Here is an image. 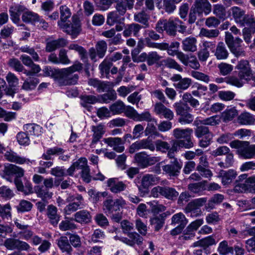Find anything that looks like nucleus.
<instances>
[{
  "label": "nucleus",
  "mask_w": 255,
  "mask_h": 255,
  "mask_svg": "<svg viewBox=\"0 0 255 255\" xmlns=\"http://www.w3.org/2000/svg\"><path fill=\"white\" fill-rule=\"evenodd\" d=\"M161 58V56L156 51H151L146 53V61L149 66L156 63Z\"/></svg>",
  "instance_id": "603ef678"
},
{
  "label": "nucleus",
  "mask_w": 255,
  "mask_h": 255,
  "mask_svg": "<svg viewBox=\"0 0 255 255\" xmlns=\"http://www.w3.org/2000/svg\"><path fill=\"white\" fill-rule=\"evenodd\" d=\"M236 69L238 70V76L241 79L247 81L252 77V70L247 60L240 61L236 66Z\"/></svg>",
  "instance_id": "4468645a"
},
{
  "label": "nucleus",
  "mask_w": 255,
  "mask_h": 255,
  "mask_svg": "<svg viewBox=\"0 0 255 255\" xmlns=\"http://www.w3.org/2000/svg\"><path fill=\"white\" fill-rule=\"evenodd\" d=\"M83 68V64L80 62H76L68 68L57 69L56 70V81L60 86L75 84L78 79V76L74 74Z\"/></svg>",
  "instance_id": "f257e3e1"
},
{
  "label": "nucleus",
  "mask_w": 255,
  "mask_h": 255,
  "mask_svg": "<svg viewBox=\"0 0 255 255\" xmlns=\"http://www.w3.org/2000/svg\"><path fill=\"white\" fill-rule=\"evenodd\" d=\"M104 141L117 152H122L125 150L124 141L120 137H108L104 139Z\"/></svg>",
  "instance_id": "6ab92c4d"
},
{
  "label": "nucleus",
  "mask_w": 255,
  "mask_h": 255,
  "mask_svg": "<svg viewBox=\"0 0 255 255\" xmlns=\"http://www.w3.org/2000/svg\"><path fill=\"white\" fill-rule=\"evenodd\" d=\"M67 43V41L63 38L48 41L46 43L45 51L47 52H51L57 48L64 47Z\"/></svg>",
  "instance_id": "393cba45"
},
{
  "label": "nucleus",
  "mask_w": 255,
  "mask_h": 255,
  "mask_svg": "<svg viewBox=\"0 0 255 255\" xmlns=\"http://www.w3.org/2000/svg\"><path fill=\"white\" fill-rule=\"evenodd\" d=\"M141 28L142 26L137 23L128 24L125 26V30L123 31V35L125 37H129L133 33V36H136Z\"/></svg>",
  "instance_id": "7c9ffc66"
},
{
  "label": "nucleus",
  "mask_w": 255,
  "mask_h": 255,
  "mask_svg": "<svg viewBox=\"0 0 255 255\" xmlns=\"http://www.w3.org/2000/svg\"><path fill=\"white\" fill-rule=\"evenodd\" d=\"M24 170L15 165L9 164L4 167L2 173V177L6 180L12 182L13 175H15L14 179L15 185L19 191L22 192L24 190V187L20 177L24 175Z\"/></svg>",
  "instance_id": "f03ea898"
},
{
  "label": "nucleus",
  "mask_w": 255,
  "mask_h": 255,
  "mask_svg": "<svg viewBox=\"0 0 255 255\" xmlns=\"http://www.w3.org/2000/svg\"><path fill=\"white\" fill-rule=\"evenodd\" d=\"M159 181V178L156 176L146 174L142 176L140 180V184L138 186V190L142 196L147 193V190L151 186L157 184Z\"/></svg>",
  "instance_id": "9d476101"
},
{
  "label": "nucleus",
  "mask_w": 255,
  "mask_h": 255,
  "mask_svg": "<svg viewBox=\"0 0 255 255\" xmlns=\"http://www.w3.org/2000/svg\"><path fill=\"white\" fill-rule=\"evenodd\" d=\"M148 15L144 11L136 13L134 15V20L146 26L148 25Z\"/></svg>",
  "instance_id": "4d7b16f0"
},
{
  "label": "nucleus",
  "mask_w": 255,
  "mask_h": 255,
  "mask_svg": "<svg viewBox=\"0 0 255 255\" xmlns=\"http://www.w3.org/2000/svg\"><path fill=\"white\" fill-rule=\"evenodd\" d=\"M103 209L106 213H113L116 210L114 201L112 199H107L103 203Z\"/></svg>",
  "instance_id": "774afa93"
},
{
  "label": "nucleus",
  "mask_w": 255,
  "mask_h": 255,
  "mask_svg": "<svg viewBox=\"0 0 255 255\" xmlns=\"http://www.w3.org/2000/svg\"><path fill=\"white\" fill-rule=\"evenodd\" d=\"M4 156L5 158L10 162H15L18 164H23L26 163L27 159L19 156L16 153L12 151H6L5 153ZM27 161H29L28 160Z\"/></svg>",
  "instance_id": "72a5a7b5"
},
{
  "label": "nucleus",
  "mask_w": 255,
  "mask_h": 255,
  "mask_svg": "<svg viewBox=\"0 0 255 255\" xmlns=\"http://www.w3.org/2000/svg\"><path fill=\"white\" fill-rule=\"evenodd\" d=\"M143 35L144 36V41L145 43V45L149 47V43H153L151 41L153 40H157L159 39L160 35L157 34L153 30H146L144 31L143 33Z\"/></svg>",
  "instance_id": "37998d69"
},
{
  "label": "nucleus",
  "mask_w": 255,
  "mask_h": 255,
  "mask_svg": "<svg viewBox=\"0 0 255 255\" xmlns=\"http://www.w3.org/2000/svg\"><path fill=\"white\" fill-rule=\"evenodd\" d=\"M8 66L17 72H22L24 68L20 61L16 58H11L8 60Z\"/></svg>",
  "instance_id": "5fc2aeb1"
},
{
  "label": "nucleus",
  "mask_w": 255,
  "mask_h": 255,
  "mask_svg": "<svg viewBox=\"0 0 255 255\" xmlns=\"http://www.w3.org/2000/svg\"><path fill=\"white\" fill-rule=\"evenodd\" d=\"M220 73L223 76L229 74L233 70V66L226 63H221L218 66Z\"/></svg>",
  "instance_id": "680f3d73"
},
{
  "label": "nucleus",
  "mask_w": 255,
  "mask_h": 255,
  "mask_svg": "<svg viewBox=\"0 0 255 255\" xmlns=\"http://www.w3.org/2000/svg\"><path fill=\"white\" fill-rule=\"evenodd\" d=\"M117 99V94L114 90H110L108 93L104 94L100 96L99 101L103 103H108L111 101H114Z\"/></svg>",
  "instance_id": "864d4df0"
},
{
  "label": "nucleus",
  "mask_w": 255,
  "mask_h": 255,
  "mask_svg": "<svg viewBox=\"0 0 255 255\" xmlns=\"http://www.w3.org/2000/svg\"><path fill=\"white\" fill-rule=\"evenodd\" d=\"M219 34V31L218 29H207L202 28L199 33L200 37H205L208 38L216 37Z\"/></svg>",
  "instance_id": "3c124183"
},
{
  "label": "nucleus",
  "mask_w": 255,
  "mask_h": 255,
  "mask_svg": "<svg viewBox=\"0 0 255 255\" xmlns=\"http://www.w3.org/2000/svg\"><path fill=\"white\" fill-rule=\"evenodd\" d=\"M38 15L34 12L26 11L23 12L22 15V19L25 22H30L36 24V22L38 19Z\"/></svg>",
  "instance_id": "49530a36"
},
{
  "label": "nucleus",
  "mask_w": 255,
  "mask_h": 255,
  "mask_svg": "<svg viewBox=\"0 0 255 255\" xmlns=\"http://www.w3.org/2000/svg\"><path fill=\"white\" fill-rule=\"evenodd\" d=\"M74 220L77 223L87 224L92 220V216L90 212L86 210H82L77 212L74 215Z\"/></svg>",
  "instance_id": "a878e982"
},
{
  "label": "nucleus",
  "mask_w": 255,
  "mask_h": 255,
  "mask_svg": "<svg viewBox=\"0 0 255 255\" xmlns=\"http://www.w3.org/2000/svg\"><path fill=\"white\" fill-rule=\"evenodd\" d=\"M213 13L221 19H225L227 12L226 8L221 4H216L213 5Z\"/></svg>",
  "instance_id": "de8ad7c7"
},
{
  "label": "nucleus",
  "mask_w": 255,
  "mask_h": 255,
  "mask_svg": "<svg viewBox=\"0 0 255 255\" xmlns=\"http://www.w3.org/2000/svg\"><path fill=\"white\" fill-rule=\"evenodd\" d=\"M154 112L159 118L169 121L173 120L174 117L173 112L160 102L156 103L154 105Z\"/></svg>",
  "instance_id": "dca6fc26"
},
{
  "label": "nucleus",
  "mask_w": 255,
  "mask_h": 255,
  "mask_svg": "<svg viewBox=\"0 0 255 255\" xmlns=\"http://www.w3.org/2000/svg\"><path fill=\"white\" fill-rule=\"evenodd\" d=\"M105 237V233L100 229H96L92 235L91 241L94 243L101 242Z\"/></svg>",
  "instance_id": "0e129e2a"
},
{
  "label": "nucleus",
  "mask_w": 255,
  "mask_h": 255,
  "mask_svg": "<svg viewBox=\"0 0 255 255\" xmlns=\"http://www.w3.org/2000/svg\"><path fill=\"white\" fill-rule=\"evenodd\" d=\"M11 207L9 204L4 205L0 204V217L8 219L11 217Z\"/></svg>",
  "instance_id": "052dcab7"
},
{
  "label": "nucleus",
  "mask_w": 255,
  "mask_h": 255,
  "mask_svg": "<svg viewBox=\"0 0 255 255\" xmlns=\"http://www.w3.org/2000/svg\"><path fill=\"white\" fill-rule=\"evenodd\" d=\"M238 122L242 125H253L255 122L253 115L248 112L242 113L238 118Z\"/></svg>",
  "instance_id": "e433bc0d"
},
{
  "label": "nucleus",
  "mask_w": 255,
  "mask_h": 255,
  "mask_svg": "<svg viewBox=\"0 0 255 255\" xmlns=\"http://www.w3.org/2000/svg\"><path fill=\"white\" fill-rule=\"evenodd\" d=\"M67 202L70 203L64 209L66 215H70L79 208H83L84 199L82 195L77 194L75 196H70L67 198Z\"/></svg>",
  "instance_id": "f8f14e48"
},
{
  "label": "nucleus",
  "mask_w": 255,
  "mask_h": 255,
  "mask_svg": "<svg viewBox=\"0 0 255 255\" xmlns=\"http://www.w3.org/2000/svg\"><path fill=\"white\" fill-rule=\"evenodd\" d=\"M187 223V219L181 212L175 214L172 217L171 224L172 225L179 224L178 226L185 227Z\"/></svg>",
  "instance_id": "4c0bfd02"
},
{
  "label": "nucleus",
  "mask_w": 255,
  "mask_h": 255,
  "mask_svg": "<svg viewBox=\"0 0 255 255\" xmlns=\"http://www.w3.org/2000/svg\"><path fill=\"white\" fill-rule=\"evenodd\" d=\"M216 43L215 42L208 41H203L201 46L200 49L197 53L199 60L201 62L207 61L210 56V51H213L215 48Z\"/></svg>",
  "instance_id": "2eb2a0df"
},
{
  "label": "nucleus",
  "mask_w": 255,
  "mask_h": 255,
  "mask_svg": "<svg viewBox=\"0 0 255 255\" xmlns=\"http://www.w3.org/2000/svg\"><path fill=\"white\" fill-rule=\"evenodd\" d=\"M60 20L59 21L66 22L71 15L70 9L65 5L60 7Z\"/></svg>",
  "instance_id": "e2e57ef3"
},
{
  "label": "nucleus",
  "mask_w": 255,
  "mask_h": 255,
  "mask_svg": "<svg viewBox=\"0 0 255 255\" xmlns=\"http://www.w3.org/2000/svg\"><path fill=\"white\" fill-rule=\"evenodd\" d=\"M193 130L192 128H186L182 129L180 128H175L173 130V135L179 140H174L173 142L175 145L180 147L189 149L194 146V143L192 141V134Z\"/></svg>",
  "instance_id": "7ed1b4c3"
},
{
  "label": "nucleus",
  "mask_w": 255,
  "mask_h": 255,
  "mask_svg": "<svg viewBox=\"0 0 255 255\" xmlns=\"http://www.w3.org/2000/svg\"><path fill=\"white\" fill-rule=\"evenodd\" d=\"M23 130L29 135L39 136L42 132V128L35 124H28L23 126Z\"/></svg>",
  "instance_id": "c756f323"
},
{
  "label": "nucleus",
  "mask_w": 255,
  "mask_h": 255,
  "mask_svg": "<svg viewBox=\"0 0 255 255\" xmlns=\"http://www.w3.org/2000/svg\"><path fill=\"white\" fill-rule=\"evenodd\" d=\"M164 220L163 214H160L151 218L150 222L151 225L154 226L155 231H158L163 226Z\"/></svg>",
  "instance_id": "79ce46f5"
},
{
  "label": "nucleus",
  "mask_w": 255,
  "mask_h": 255,
  "mask_svg": "<svg viewBox=\"0 0 255 255\" xmlns=\"http://www.w3.org/2000/svg\"><path fill=\"white\" fill-rule=\"evenodd\" d=\"M19 50L24 53H27L31 55V58L27 55L22 54L20 57V60L22 64L27 67H29L33 64V61L38 62L40 60V57L38 53L33 47L26 45L20 47Z\"/></svg>",
  "instance_id": "6e6552de"
},
{
  "label": "nucleus",
  "mask_w": 255,
  "mask_h": 255,
  "mask_svg": "<svg viewBox=\"0 0 255 255\" xmlns=\"http://www.w3.org/2000/svg\"><path fill=\"white\" fill-rule=\"evenodd\" d=\"M110 191L114 193H118L125 190L127 185L117 178H110L107 182Z\"/></svg>",
  "instance_id": "aec40b11"
},
{
  "label": "nucleus",
  "mask_w": 255,
  "mask_h": 255,
  "mask_svg": "<svg viewBox=\"0 0 255 255\" xmlns=\"http://www.w3.org/2000/svg\"><path fill=\"white\" fill-rule=\"evenodd\" d=\"M230 146L236 149L238 154L244 159H251L255 156V144H250L249 141L236 139L232 141Z\"/></svg>",
  "instance_id": "20e7f679"
},
{
  "label": "nucleus",
  "mask_w": 255,
  "mask_h": 255,
  "mask_svg": "<svg viewBox=\"0 0 255 255\" xmlns=\"http://www.w3.org/2000/svg\"><path fill=\"white\" fill-rule=\"evenodd\" d=\"M178 192L174 189L169 187H163L162 196L169 200H174L178 196Z\"/></svg>",
  "instance_id": "a18cd8bd"
},
{
  "label": "nucleus",
  "mask_w": 255,
  "mask_h": 255,
  "mask_svg": "<svg viewBox=\"0 0 255 255\" xmlns=\"http://www.w3.org/2000/svg\"><path fill=\"white\" fill-rule=\"evenodd\" d=\"M46 215L49 222L53 226H56L59 220L60 216L57 214V208L53 205H49L47 206Z\"/></svg>",
  "instance_id": "cd10ccee"
},
{
  "label": "nucleus",
  "mask_w": 255,
  "mask_h": 255,
  "mask_svg": "<svg viewBox=\"0 0 255 255\" xmlns=\"http://www.w3.org/2000/svg\"><path fill=\"white\" fill-rule=\"evenodd\" d=\"M238 111L234 108L227 109L221 114V119L224 122H228L232 121L238 115Z\"/></svg>",
  "instance_id": "c9c22d12"
},
{
  "label": "nucleus",
  "mask_w": 255,
  "mask_h": 255,
  "mask_svg": "<svg viewBox=\"0 0 255 255\" xmlns=\"http://www.w3.org/2000/svg\"><path fill=\"white\" fill-rule=\"evenodd\" d=\"M225 33V42L231 52L237 57L244 56L245 51L241 46L243 40L239 37L234 39L229 32H226Z\"/></svg>",
  "instance_id": "423d86ee"
},
{
  "label": "nucleus",
  "mask_w": 255,
  "mask_h": 255,
  "mask_svg": "<svg viewBox=\"0 0 255 255\" xmlns=\"http://www.w3.org/2000/svg\"><path fill=\"white\" fill-rule=\"evenodd\" d=\"M182 166V162H179L177 158H174V160L171 161V164L163 166L162 170L164 173L171 177L176 176L179 175Z\"/></svg>",
  "instance_id": "f3484780"
},
{
  "label": "nucleus",
  "mask_w": 255,
  "mask_h": 255,
  "mask_svg": "<svg viewBox=\"0 0 255 255\" xmlns=\"http://www.w3.org/2000/svg\"><path fill=\"white\" fill-rule=\"evenodd\" d=\"M236 176V172L233 169H229L227 171L221 170L218 174V177L221 178L222 183L224 185L231 184Z\"/></svg>",
  "instance_id": "4be33fe9"
},
{
  "label": "nucleus",
  "mask_w": 255,
  "mask_h": 255,
  "mask_svg": "<svg viewBox=\"0 0 255 255\" xmlns=\"http://www.w3.org/2000/svg\"><path fill=\"white\" fill-rule=\"evenodd\" d=\"M235 190L241 192L255 193V176L248 178L244 183H240L235 186Z\"/></svg>",
  "instance_id": "a211bd4d"
},
{
  "label": "nucleus",
  "mask_w": 255,
  "mask_h": 255,
  "mask_svg": "<svg viewBox=\"0 0 255 255\" xmlns=\"http://www.w3.org/2000/svg\"><path fill=\"white\" fill-rule=\"evenodd\" d=\"M236 94L230 91H221L218 93V96L220 99L225 101H228L233 100Z\"/></svg>",
  "instance_id": "338daca9"
},
{
  "label": "nucleus",
  "mask_w": 255,
  "mask_h": 255,
  "mask_svg": "<svg viewBox=\"0 0 255 255\" xmlns=\"http://www.w3.org/2000/svg\"><path fill=\"white\" fill-rule=\"evenodd\" d=\"M197 40L195 37H186L182 42V49L185 51L195 52L197 49Z\"/></svg>",
  "instance_id": "bb28decb"
},
{
  "label": "nucleus",
  "mask_w": 255,
  "mask_h": 255,
  "mask_svg": "<svg viewBox=\"0 0 255 255\" xmlns=\"http://www.w3.org/2000/svg\"><path fill=\"white\" fill-rule=\"evenodd\" d=\"M175 109L176 114L180 116L178 119V122L181 125L190 124L194 121V116L187 111V109L190 108L188 107L185 110L182 106L180 102H176L173 105Z\"/></svg>",
  "instance_id": "1a4fd4ad"
},
{
  "label": "nucleus",
  "mask_w": 255,
  "mask_h": 255,
  "mask_svg": "<svg viewBox=\"0 0 255 255\" xmlns=\"http://www.w3.org/2000/svg\"><path fill=\"white\" fill-rule=\"evenodd\" d=\"M57 245L63 253H70L72 248L66 237H61L57 240Z\"/></svg>",
  "instance_id": "a19ab883"
},
{
  "label": "nucleus",
  "mask_w": 255,
  "mask_h": 255,
  "mask_svg": "<svg viewBox=\"0 0 255 255\" xmlns=\"http://www.w3.org/2000/svg\"><path fill=\"white\" fill-rule=\"evenodd\" d=\"M99 101V99L94 95H84L81 97V105L85 108H87L88 110H90L89 108H91L89 105L94 104Z\"/></svg>",
  "instance_id": "f704fd0d"
},
{
  "label": "nucleus",
  "mask_w": 255,
  "mask_h": 255,
  "mask_svg": "<svg viewBox=\"0 0 255 255\" xmlns=\"http://www.w3.org/2000/svg\"><path fill=\"white\" fill-rule=\"evenodd\" d=\"M181 23V21L175 17H171L168 20H160L157 23L156 29L159 32L165 30L169 35H174L176 28Z\"/></svg>",
  "instance_id": "39448f33"
},
{
  "label": "nucleus",
  "mask_w": 255,
  "mask_h": 255,
  "mask_svg": "<svg viewBox=\"0 0 255 255\" xmlns=\"http://www.w3.org/2000/svg\"><path fill=\"white\" fill-rule=\"evenodd\" d=\"M25 7L19 4H12L9 8L11 19L14 23H17L19 21V16L21 12H25Z\"/></svg>",
  "instance_id": "b1692460"
},
{
  "label": "nucleus",
  "mask_w": 255,
  "mask_h": 255,
  "mask_svg": "<svg viewBox=\"0 0 255 255\" xmlns=\"http://www.w3.org/2000/svg\"><path fill=\"white\" fill-rule=\"evenodd\" d=\"M230 11L236 23L241 26L250 25L254 22L252 16L245 15V11L238 6H233L230 8Z\"/></svg>",
  "instance_id": "0eeeda50"
},
{
  "label": "nucleus",
  "mask_w": 255,
  "mask_h": 255,
  "mask_svg": "<svg viewBox=\"0 0 255 255\" xmlns=\"http://www.w3.org/2000/svg\"><path fill=\"white\" fill-rule=\"evenodd\" d=\"M34 190L37 197L41 198L43 201L50 199L53 195V193L43 185L35 186Z\"/></svg>",
  "instance_id": "c85d7f7f"
},
{
  "label": "nucleus",
  "mask_w": 255,
  "mask_h": 255,
  "mask_svg": "<svg viewBox=\"0 0 255 255\" xmlns=\"http://www.w3.org/2000/svg\"><path fill=\"white\" fill-rule=\"evenodd\" d=\"M97 55L100 58H102L105 55L107 49V45L105 41H99L96 45Z\"/></svg>",
  "instance_id": "6e6d98bb"
},
{
  "label": "nucleus",
  "mask_w": 255,
  "mask_h": 255,
  "mask_svg": "<svg viewBox=\"0 0 255 255\" xmlns=\"http://www.w3.org/2000/svg\"><path fill=\"white\" fill-rule=\"evenodd\" d=\"M233 248L229 247L228 242L225 240L221 242L219 244L218 248V252L221 255H226L230 253H233Z\"/></svg>",
  "instance_id": "09e8293b"
},
{
  "label": "nucleus",
  "mask_w": 255,
  "mask_h": 255,
  "mask_svg": "<svg viewBox=\"0 0 255 255\" xmlns=\"http://www.w3.org/2000/svg\"><path fill=\"white\" fill-rule=\"evenodd\" d=\"M70 50H74L77 52L80 56L81 59L84 62H86L88 61L87 52L86 50L83 47L75 43L71 44L69 47Z\"/></svg>",
  "instance_id": "58836bf2"
},
{
  "label": "nucleus",
  "mask_w": 255,
  "mask_h": 255,
  "mask_svg": "<svg viewBox=\"0 0 255 255\" xmlns=\"http://www.w3.org/2000/svg\"><path fill=\"white\" fill-rule=\"evenodd\" d=\"M58 25L67 34L71 35L72 38H75L80 31V21L77 18L72 17V23L68 24L66 22L58 21Z\"/></svg>",
  "instance_id": "9b49d317"
},
{
  "label": "nucleus",
  "mask_w": 255,
  "mask_h": 255,
  "mask_svg": "<svg viewBox=\"0 0 255 255\" xmlns=\"http://www.w3.org/2000/svg\"><path fill=\"white\" fill-rule=\"evenodd\" d=\"M38 83L39 81L37 78L29 77L24 81L22 88L26 91L31 90L34 89Z\"/></svg>",
  "instance_id": "8fccbe9b"
},
{
  "label": "nucleus",
  "mask_w": 255,
  "mask_h": 255,
  "mask_svg": "<svg viewBox=\"0 0 255 255\" xmlns=\"http://www.w3.org/2000/svg\"><path fill=\"white\" fill-rule=\"evenodd\" d=\"M215 56L218 60H224L228 58L229 52L223 42H219L215 52Z\"/></svg>",
  "instance_id": "2f4dec72"
},
{
  "label": "nucleus",
  "mask_w": 255,
  "mask_h": 255,
  "mask_svg": "<svg viewBox=\"0 0 255 255\" xmlns=\"http://www.w3.org/2000/svg\"><path fill=\"white\" fill-rule=\"evenodd\" d=\"M28 134L25 132H19L16 135L17 141L20 145H27L30 143L29 137Z\"/></svg>",
  "instance_id": "69168bd1"
},
{
  "label": "nucleus",
  "mask_w": 255,
  "mask_h": 255,
  "mask_svg": "<svg viewBox=\"0 0 255 255\" xmlns=\"http://www.w3.org/2000/svg\"><path fill=\"white\" fill-rule=\"evenodd\" d=\"M134 159L139 165L144 168L154 164L159 161L160 159L159 157L151 156L145 152H141L135 154Z\"/></svg>",
  "instance_id": "ddd939ff"
},
{
  "label": "nucleus",
  "mask_w": 255,
  "mask_h": 255,
  "mask_svg": "<svg viewBox=\"0 0 255 255\" xmlns=\"http://www.w3.org/2000/svg\"><path fill=\"white\" fill-rule=\"evenodd\" d=\"M112 66L111 60L106 57L99 65V68L103 76L108 77L110 73V69Z\"/></svg>",
  "instance_id": "ea45409f"
},
{
  "label": "nucleus",
  "mask_w": 255,
  "mask_h": 255,
  "mask_svg": "<svg viewBox=\"0 0 255 255\" xmlns=\"http://www.w3.org/2000/svg\"><path fill=\"white\" fill-rule=\"evenodd\" d=\"M191 80L188 78H182L180 81L173 84L176 89L185 90L187 89L191 85Z\"/></svg>",
  "instance_id": "13d9d810"
},
{
  "label": "nucleus",
  "mask_w": 255,
  "mask_h": 255,
  "mask_svg": "<svg viewBox=\"0 0 255 255\" xmlns=\"http://www.w3.org/2000/svg\"><path fill=\"white\" fill-rule=\"evenodd\" d=\"M65 152L64 150L58 146H55L48 148L42 155V158L45 160H51L53 155L62 154Z\"/></svg>",
  "instance_id": "473e14b6"
},
{
  "label": "nucleus",
  "mask_w": 255,
  "mask_h": 255,
  "mask_svg": "<svg viewBox=\"0 0 255 255\" xmlns=\"http://www.w3.org/2000/svg\"><path fill=\"white\" fill-rule=\"evenodd\" d=\"M154 145L156 146V150L162 153H166L170 148L169 143L161 140H156Z\"/></svg>",
  "instance_id": "bf43d9fd"
},
{
  "label": "nucleus",
  "mask_w": 255,
  "mask_h": 255,
  "mask_svg": "<svg viewBox=\"0 0 255 255\" xmlns=\"http://www.w3.org/2000/svg\"><path fill=\"white\" fill-rule=\"evenodd\" d=\"M92 131L93 132V139L90 144L91 148H95L96 144L99 141L105 133L104 126L100 124L97 126L92 127Z\"/></svg>",
  "instance_id": "5701e85b"
},
{
  "label": "nucleus",
  "mask_w": 255,
  "mask_h": 255,
  "mask_svg": "<svg viewBox=\"0 0 255 255\" xmlns=\"http://www.w3.org/2000/svg\"><path fill=\"white\" fill-rule=\"evenodd\" d=\"M125 107L124 103L122 101L119 100L113 104L110 107V109L113 115H117L124 113Z\"/></svg>",
  "instance_id": "c03bdc74"
},
{
  "label": "nucleus",
  "mask_w": 255,
  "mask_h": 255,
  "mask_svg": "<svg viewBox=\"0 0 255 255\" xmlns=\"http://www.w3.org/2000/svg\"><path fill=\"white\" fill-rule=\"evenodd\" d=\"M193 6L197 11L198 16H200L203 12L206 15L208 14L212 9L211 4L208 0H196Z\"/></svg>",
  "instance_id": "412c9836"
}]
</instances>
